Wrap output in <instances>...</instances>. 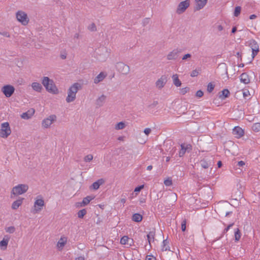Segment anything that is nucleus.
<instances>
[{"label": "nucleus", "mask_w": 260, "mask_h": 260, "mask_svg": "<svg viewBox=\"0 0 260 260\" xmlns=\"http://www.w3.org/2000/svg\"><path fill=\"white\" fill-rule=\"evenodd\" d=\"M107 75L106 73L101 72L94 79V83L96 84L102 82L107 77Z\"/></svg>", "instance_id": "nucleus-17"}, {"label": "nucleus", "mask_w": 260, "mask_h": 260, "mask_svg": "<svg viewBox=\"0 0 260 260\" xmlns=\"http://www.w3.org/2000/svg\"><path fill=\"white\" fill-rule=\"evenodd\" d=\"M145 260H156V258L152 255H147L145 258Z\"/></svg>", "instance_id": "nucleus-52"}, {"label": "nucleus", "mask_w": 260, "mask_h": 260, "mask_svg": "<svg viewBox=\"0 0 260 260\" xmlns=\"http://www.w3.org/2000/svg\"><path fill=\"white\" fill-rule=\"evenodd\" d=\"M143 188H144V185L139 186L135 188L134 191L135 192H139Z\"/></svg>", "instance_id": "nucleus-49"}, {"label": "nucleus", "mask_w": 260, "mask_h": 260, "mask_svg": "<svg viewBox=\"0 0 260 260\" xmlns=\"http://www.w3.org/2000/svg\"><path fill=\"white\" fill-rule=\"evenodd\" d=\"M241 10V8L240 7L238 6L235 8V11H234V15L235 16H238L240 14V12Z\"/></svg>", "instance_id": "nucleus-40"}, {"label": "nucleus", "mask_w": 260, "mask_h": 260, "mask_svg": "<svg viewBox=\"0 0 260 260\" xmlns=\"http://www.w3.org/2000/svg\"><path fill=\"white\" fill-rule=\"evenodd\" d=\"M93 199V198L90 196H87L84 198L82 200V204L85 206L88 204L89 202Z\"/></svg>", "instance_id": "nucleus-29"}, {"label": "nucleus", "mask_w": 260, "mask_h": 260, "mask_svg": "<svg viewBox=\"0 0 260 260\" xmlns=\"http://www.w3.org/2000/svg\"><path fill=\"white\" fill-rule=\"evenodd\" d=\"M11 133V130L8 122H4L1 125L0 128V137L4 138H7Z\"/></svg>", "instance_id": "nucleus-5"}, {"label": "nucleus", "mask_w": 260, "mask_h": 260, "mask_svg": "<svg viewBox=\"0 0 260 260\" xmlns=\"http://www.w3.org/2000/svg\"><path fill=\"white\" fill-rule=\"evenodd\" d=\"M154 236H155V233L153 231H150L147 234V240H148V241L149 244H150L151 242L152 241L154 240Z\"/></svg>", "instance_id": "nucleus-27"}, {"label": "nucleus", "mask_w": 260, "mask_h": 260, "mask_svg": "<svg viewBox=\"0 0 260 260\" xmlns=\"http://www.w3.org/2000/svg\"><path fill=\"white\" fill-rule=\"evenodd\" d=\"M44 206L45 202L44 200L42 198H39L38 197L34 203L31 212L33 214H36L40 212L43 209Z\"/></svg>", "instance_id": "nucleus-4"}, {"label": "nucleus", "mask_w": 260, "mask_h": 260, "mask_svg": "<svg viewBox=\"0 0 260 260\" xmlns=\"http://www.w3.org/2000/svg\"><path fill=\"white\" fill-rule=\"evenodd\" d=\"M79 36H80V35H79V34L78 33H76V34H75L74 35V38L75 39H78V38H79Z\"/></svg>", "instance_id": "nucleus-62"}, {"label": "nucleus", "mask_w": 260, "mask_h": 260, "mask_svg": "<svg viewBox=\"0 0 260 260\" xmlns=\"http://www.w3.org/2000/svg\"><path fill=\"white\" fill-rule=\"evenodd\" d=\"M190 5L189 0H185L179 3L176 10L177 14H180L184 12Z\"/></svg>", "instance_id": "nucleus-8"}, {"label": "nucleus", "mask_w": 260, "mask_h": 260, "mask_svg": "<svg viewBox=\"0 0 260 260\" xmlns=\"http://www.w3.org/2000/svg\"><path fill=\"white\" fill-rule=\"evenodd\" d=\"M217 165H218V168H220L221 167V166H222V162L221 161H219L217 163Z\"/></svg>", "instance_id": "nucleus-64"}, {"label": "nucleus", "mask_w": 260, "mask_h": 260, "mask_svg": "<svg viewBox=\"0 0 260 260\" xmlns=\"http://www.w3.org/2000/svg\"><path fill=\"white\" fill-rule=\"evenodd\" d=\"M106 99H107V96L105 95H104V94L101 95L100 96H99L96 100V101H95L96 105L98 107H101L103 106L106 102Z\"/></svg>", "instance_id": "nucleus-16"}, {"label": "nucleus", "mask_w": 260, "mask_h": 260, "mask_svg": "<svg viewBox=\"0 0 260 260\" xmlns=\"http://www.w3.org/2000/svg\"><path fill=\"white\" fill-rule=\"evenodd\" d=\"M31 87L36 91L40 92L42 89L41 84L38 82H33L31 84Z\"/></svg>", "instance_id": "nucleus-21"}, {"label": "nucleus", "mask_w": 260, "mask_h": 260, "mask_svg": "<svg viewBox=\"0 0 260 260\" xmlns=\"http://www.w3.org/2000/svg\"><path fill=\"white\" fill-rule=\"evenodd\" d=\"M250 47L252 49V57L254 58L259 51V46L256 41L253 40L250 43Z\"/></svg>", "instance_id": "nucleus-13"}, {"label": "nucleus", "mask_w": 260, "mask_h": 260, "mask_svg": "<svg viewBox=\"0 0 260 260\" xmlns=\"http://www.w3.org/2000/svg\"><path fill=\"white\" fill-rule=\"evenodd\" d=\"M1 91L6 98H10L14 93L15 88L13 86L8 84L3 87Z\"/></svg>", "instance_id": "nucleus-7"}, {"label": "nucleus", "mask_w": 260, "mask_h": 260, "mask_svg": "<svg viewBox=\"0 0 260 260\" xmlns=\"http://www.w3.org/2000/svg\"><path fill=\"white\" fill-rule=\"evenodd\" d=\"M167 82V78L165 75H162L155 82L157 88L161 89L166 85Z\"/></svg>", "instance_id": "nucleus-10"}, {"label": "nucleus", "mask_w": 260, "mask_h": 260, "mask_svg": "<svg viewBox=\"0 0 260 260\" xmlns=\"http://www.w3.org/2000/svg\"><path fill=\"white\" fill-rule=\"evenodd\" d=\"M104 183V180L103 179H99L92 184L91 188L93 189L96 190L100 187V185H102Z\"/></svg>", "instance_id": "nucleus-19"}, {"label": "nucleus", "mask_w": 260, "mask_h": 260, "mask_svg": "<svg viewBox=\"0 0 260 260\" xmlns=\"http://www.w3.org/2000/svg\"><path fill=\"white\" fill-rule=\"evenodd\" d=\"M204 93L201 90H199L196 93V96L198 98H201L203 96Z\"/></svg>", "instance_id": "nucleus-46"}, {"label": "nucleus", "mask_w": 260, "mask_h": 260, "mask_svg": "<svg viewBox=\"0 0 260 260\" xmlns=\"http://www.w3.org/2000/svg\"><path fill=\"white\" fill-rule=\"evenodd\" d=\"M93 159V155L92 154H88L84 157V161L86 162H90Z\"/></svg>", "instance_id": "nucleus-36"}, {"label": "nucleus", "mask_w": 260, "mask_h": 260, "mask_svg": "<svg viewBox=\"0 0 260 260\" xmlns=\"http://www.w3.org/2000/svg\"><path fill=\"white\" fill-rule=\"evenodd\" d=\"M240 80L241 82L245 84H248L250 81L249 76L246 73H243L240 75Z\"/></svg>", "instance_id": "nucleus-18"}, {"label": "nucleus", "mask_w": 260, "mask_h": 260, "mask_svg": "<svg viewBox=\"0 0 260 260\" xmlns=\"http://www.w3.org/2000/svg\"><path fill=\"white\" fill-rule=\"evenodd\" d=\"M234 237L236 241H238L241 238V233L238 228L235 229Z\"/></svg>", "instance_id": "nucleus-28"}, {"label": "nucleus", "mask_w": 260, "mask_h": 260, "mask_svg": "<svg viewBox=\"0 0 260 260\" xmlns=\"http://www.w3.org/2000/svg\"><path fill=\"white\" fill-rule=\"evenodd\" d=\"M81 87V85L79 83H75L69 88L68 91V96L66 98L67 103L72 102L76 99V93Z\"/></svg>", "instance_id": "nucleus-1"}, {"label": "nucleus", "mask_w": 260, "mask_h": 260, "mask_svg": "<svg viewBox=\"0 0 260 260\" xmlns=\"http://www.w3.org/2000/svg\"><path fill=\"white\" fill-rule=\"evenodd\" d=\"M199 73L197 70H193L190 74V76L194 77H197L199 75Z\"/></svg>", "instance_id": "nucleus-45"}, {"label": "nucleus", "mask_w": 260, "mask_h": 260, "mask_svg": "<svg viewBox=\"0 0 260 260\" xmlns=\"http://www.w3.org/2000/svg\"><path fill=\"white\" fill-rule=\"evenodd\" d=\"M151 132V129L150 128H146L144 131V133L147 135H149L150 133Z\"/></svg>", "instance_id": "nucleus-50"}, {"label": "nucleus", "mask_w": 260, "mask_h": 260, "mask_svg": "<svg viewBox=\"0 0 260 260\" xmlns=\"http://www.w3.org/2000/svg\"><path fill=\"white\" fill-rule=\"evenodd\" d=\"M89 30L91 31H95L96 30V27L94 23H91L87 27Z\"/></svg>", "instance_id": "nucleus-34"}, {"label": "nucleus", "mask_w": 260, "mask_h": 260, "mask_svg": "<svg viewBox=\"0 0 260 260\" xmlns=\"http://www.w3.org/2000/svg\"><path fill=\"white\" fill-rule=\"evenodd\" d=\"M125 127V124L123 122H118L115 126V128L116 129L119 130V129H122Z\"/></svg>", "instance_id": "nucleus-31"}, {"label": "nucleus", "mask_w": 260, "mask_h": 260, "mask_svg": "<svg viewBox=\"0 0 260 260\" xmlns=\"http://www.w3.org/2000/svg\"><path fill=\"white\" fill-rule=\"evenodd\" d=\"M121 203L124 204L126 202V199L125 198H122L120 199Z\"/></svg>", "instance_id": "nucleus-61"}, {"label": "nucleus", "mask_w": 260, "mask_h": 260, "mask_svg": "<svg viewBox=\"0 0 260 260\" xmlns=\"http://www.w3.org/2000/svg\"><path fill=\"white\" fill-rule=\"evenodd\" d=\"M230 94V91L227 89H224L221 91V93L219 94V97L221 99H224L228 97Z\"/></svg>", "instance_id": "nucleus-26"}, {"label": "nucleus", "mask_w": 260, "mask_h": 260, "mask_svg": "<svg viewBox=\"0 0 260 260\" xmlns=\"http://www.w3.org/2000/svg\"><path fill=\"white\" fill-rule=\"evenodd\" d=\"M202 168L204 169H207L209 168L210 164L208 163V162L206 161L205 160H202L200 162Z\"/></svg>", "instance_id": "nucleus-35"}, {"label": "nucleus", "mask_w": 260, "mask_h": 260, "mask_svg": "<svg viewBox=\"0 0 260 260\" xmlns=\"http://www.w3.org/2000/svg\"><path fill=\"white\" fill-rule=\"evenodd\" d=\"M16 16H27V14L23 11H18L16 13Z\"/></svg>", "instance_id": "nucleus-44"}, {"label": "nucleus", "mask_w": 260, "mask_h": 260, "mask_svg": "<svg viewBox=\"0 0 260 260\" xmlns=\"http://www.w3.org/2000/svg\"><path fill=\"white\" fill-rule=\"evenodd\" d=\"M75 260H85V258L83 256H79L76 258Z\"/></svg>", "instance_id": "nucleus-59"}, {"label": "nucleus", "mask_w": 260, "mask_h": 260, "mask_svg": "<svg viewBox=\"0 0 260 260\" xmlns=\"http://www.w3.org/2000/svg\"><path fill=\"white\" fill-rule=\"evenodd\" d=\"M174 84L177 86L179 87L181 85V82L178 78L177 74H174L172 77Z\"/></svg>", "instance_id": "nucleus-22"}, {"label": "nucleus", "mask_w": 260, "mask_h": 260, "mask_svg": "<svg viewBox=\"0 0 260 260\" xmlns=\"http://www.w3.org/2000/svg\"><path fill=\"white\" fill-rule=\"evenodd\" d=\"M253 131L258 132L260 131V123H255L252 126Z\"/></svg>", "instance_id": "nucleus-33"}, {"label": "nucleus", "mask_w": 260, "mask_h": 260, "mask_svg": "<svg viewBox=\"0 0 260 260\" xmlns=\"http://www.w3.org/2000/svg\"><path fill=\"white\" fill-rule=\"evenodd\" d=\"M237 31V27L236 26H234L233 27L232 29V33L234 34Z\"/></svg>", "instance_id": "nucleus-60"}, {"label": "nucleus", "mask_w": 260, "mask_h": 260, "mask_svg": "<svg viewBox=\"0 0 260 260\" xmlns=\"http://www.w3.org/2000/svg\"><path fill=\"white\" fill-rule=\"evenodd\" d=\"M117 68L119 71L123 74H127L129 71V66L122 62L118 63L117 64Z\"/></svg>", "instance_id": "nucleus-12"}, {"label": "nucleus", "mask_w": 260, "mask_h": 260, "mask_svg": "<svg viewBox=\"0 0 260 260\" xmlns=\"http://www.w3.org/2000/svg\"><path fill=\"white\" fill-rule=\"evenodd\" d=\"M143 216L139 213H135L132 216V220L137 222H139L142 221Z\"/></svg>", "instance_id": "nucleus-23"}, {"label": "nucleus", "mask_w": 260, "mask_h": 260, "mask_svg": "<svg viewBox=\"0 0 260 260\" xmlns=\"http://www.w3.org/2000/svg\"><path fill=\"white\" fill-rule=\"evenodd\" d=\"M163 246H162V251H167L168 250V246H167L165 244V241H163Z\"/></svg>", "instance_id": "nucleus-53"}, {"label": "nucleus", "mask_w": 260, "mask_h": 260, "mask_svg": "<svg viewBox=\"0 0 260 260\" xmlns=\"http://www.w3.org/2000/svg\"><path fill=\"white\" fill-rule=\"evenodd\" d=\"M233 134L236 136L237 138H240L244 135L243 130L239 126H236L233 128Z\"/></svg>", "instance_id": "nucleus-15"}, {"label": "nucleus", "mask_w": 260, "mask_h": 260, "mask_svg": "<svg viewBox=\"0 0 260 260\" xmlns=\"http://www.w3.org/2000/svg\"><path fill=\"white\" fill-rule=\"evenodd\" d=\"M8 244V239L5 240V239H4L0 242V246L2 247H5V248H6Z\"/></svg>", "instance_id": "nucleus-38"}, {"label": "nucleus", "mask_w": 260, "mask_h": 260, "mask_svg": "<svg viewBox=\"0 0 260 260\" xmlns=\"http://www.w3.org/2000/svg\"><path fill=\"white\" fill-rule=\"evenodd\" d=\"M57 120V117L54 114L49 115L48 117L44 119L42 122V126L45 128L50 127L52 123L55 122Z\"/></svg>", "instance_id": "nucleus-6"}, {"label": "nucleus", "mask_w": 260, "mask_h": 260, "mask_svg": "<svg viewBox=\"0 0 260 260\" xmlns=\"http://www.w3.org/2000/svg\"><path fill=\"white\" fill-rule=\"evenodd\" d=\"M0 35H3L6 37H10V34L7 31H3V32L0 31Z\"/></svg>", "instance_id": "nucleus-51"}, {"label": "nucleus", "mask_w": 260, "mask_h": 260, "mask_svg": "<svg viewBox=\"0 0 260 260\" xmlns=\"http://www.w3.org/2000/svg\"><path fill=\"white\" fill-rule=\"evenodd\" d=\"M192 149L191 145L187 144H182L181 145V149L179 152V155L180 157H182L185 153L187 152H189Z\"/></svg>", "instance_id": "nucleus-9"}, {"label": "nucleus", "mask_w": 260, "mask_h": 260, "mask_svg": "<svg viewBox=\"0 0 260 260\" xmlns=\"http://www.w3.org/2000/svg\"><path fill=\"white\" fill-rule=\"evenodd\" d=\"M6 232L9 233L10 234H12L15 232V228L13 226H11L6 228Z\"/></svg>", "instance_id": "nucleus-37"}, {"label": "nucleus", "mask_w": 260, "mask_h": 260, "mask_svg": "<svg viewBox=\"0 0 260 260\" xmlns=\"http://www.w3.org/2000/svg\"><path fill=\"white\" fill-rule=\"evenodd\" d=\"M186 229V220H184L181 223V230L182 231H185Z\"/></svg>", "instance_id": "nucleus-48"}, {"label": "nucleus", "mask_w": 260, "mask_h": 260, "mask_svg": "<svg viewBox=\"0 0 260 260\" xmlns=\"http://www.w3.org/2000/svg\"><path fill=\"white\" fill-rule=\"evenodd\" d=\"M215 26L216 29L219 31H221L223 29V26L222 24L217 23Z\"/></svg>", "instance_id": "nucleus-42"}, {"label": "nucleus", "mask_w": 260, "mask_h": 260, "mask_svg": "<svg viewBox=\"0 0 260 260\" xmlns=\"http://www.w3.org/2000/svg\"><path fill=\"white\" fill-rule=\"evenodd\" d=\"M42 83L48 92L52 93H56L57 89L56 86L53 80L50 79L48 77H44Z\"/></svg>", "instance_id": "nucleus-2"}, {"label": "nucleus", "mask_w": 260, "mask_h": 260, "mask_svg": "<svg viewBox=\"0 0 260 260\" xmlns=\"http://www.w3.org/2000/svg\"><path fill=\"white\" fill-rule=\"evenodd\" d=\"M129 238L126 236H123L120 239V243L123 245H125L128 243Z\"/></svg>", "instance_id": "nucleus-32"}, {"label": "nucleus", "mask_w": 260, "mask_h": 260, "mask_svg": "<svg viewBox=\"0 0 260 260\" xmlns=\"http://www.w3.org/2000/svg\"><path fill=\"white\" fill-rule=\"evenodd\" d=\"M214 87L215 86L214 84H213L212 83H209L207 86L208 92H211L213 90Z\"/></svg>", "instance_id": "nucleus-39"}, {"label": "nucleus", "mask_w": 260, "mask_h": 260, "mask_svg": "<svg viewBox=\"0 0 260 260\" xmlns=\"http://www.w3.org/2000/svg\"><path fill=\"white\" fill-rule=\"evenodd\" d=\"M191 57V54H189V53H187L185 55H184L183 57H182V60H186L188 58H190Z\"/></svg>", "instance_id": "nucleus-55"}, {"label": "nucleus", "mask_w": 260, "mask_h": 260, "mask_svg": "<svg viewBox=\"0 0 260 260\" xmlns=\"http://www.w3.org/2000/svg\"><path fill=\"white\" fill-rule=\"evenodd\" d=\"M207 1V0H196L197 8L198 9L202 8L206 5Z\"/></svg>", "instance_id": "nucleus-24"}, {"label": "nucleus", "mask_w": 260, "mask_h": 260, "mask_svg": "<svg viewBox=\"0 0 260 260\" xmlns=\"http://www.w3.org/2000/svg\"><path fill=\"white\" fill-rule=\"evenodd\" d=\"M16 19L24 25H26L29 21L28 17H16Z\"/></svg>", "instance_id": "nucleus-25"}, {"label": "nucleus", "mask_w": 260, "mask_h": 260, "mask_svg": "<svg viewBox=\"0 0 260 260\" xmlns=\"http://www.w3.org/2000/svg\"><path fill=\"white\" fill-rule=\"evenodd\" d=\"M21 116L22 118L24 119H28L30 117V116L26 112L22 113Z\"/></svg>", "instance_id": "nucleus-47"}, {"label": "nucleus", "mask_w": 260, "mask_h": 260, "mask_svg": "<svg viewBox=\"0 0 260 260\" xmlns=\"http://www.w3.org/2000/svg\"><path fill=\"white\" fill-rule=\"evenodd\" d=\"M75 206L77 208H80L84 206L82 204V202H77L76 203Z\"/></svg>", "instance_id": "nucleus-54"}, {"label": "nucleus", "mask_w": 260, "mask_h": 260, "mask_svg": "<svg viewBox=\"0 0 260 260\" xmlns=\"http://www.w3.org/2000/svg\"><path fill=\"white\" fill-rule=\"evenodd\" d=\"M189 90V88L187 87L182 88L180 90V93H181V94L184 95L185 93H186L187 92H188Z\"/></svg>", "instance_id": "nucleus-43"}, {"label": "nucleus", "mask_w": 260, "mask_h": 260, "mask_svg": "<svg viewBox=\"0 0 260 260\" xmlns=\"http://www.w3.org/2000/svg\"><path fill=\"white\" fill-rule=\"evenodd\" d=\"M237 165L239 167H243V166L245 165V162H244V161L241 160V161H239L238 162Z\"/></svg>", "instance_id": "nucleus-57"}, {"label": "nucleus", "mask_w": 260, "mask_h": 260, "mask_svg": "<svg viewBox=\"0 0 260 260\" xmlns=\"http://www.w3.org/2000/svg\"><path fill=\"white\" fill-rule=\"evenodd\" d=\"M68 241L67 237L65 236H61L57 243L56 247L58 250L61 251L65 245L67 244Z\"/></svg>", "instance_id": "nucleus-11"}, {"label": "nucleus", "mask_w": 260, "mask_h": 260, "mask_svg": "<svg viewBox=\"0 0 260 260\" xmlns=\"http://www.w3.org/2000/svg\"><path fill=\"white\" fill-rule=\"evenodd\" d=\"M152 166L151 165H150V166H148L147 168V170H148V171H150L152 169Z\"/></svg>", "instance_id": "nucleus-63"}, {"label": "nucleus", "mask_w": 260, "mask_h": 260, "mask_svg": "<svg viewBox=\"0 0 260 260\" xmlns=\"http://www.w3.org/2000/svg\"><path fill=\"white\" fill-rule=\"evenodd\" d=\"M23 199L21 198L14 201L12 204V208L14 210L17 209L21 205Z\"/></svg>", "instance_id": "nucleus-20"}, {"label": "nucleus", "mask_w": 260, "mask_h": 260, "mask_svg": "<svg viewBox=\"0 0 260 260\" xmlns=\"http://www.w3.org/2000/svg\"><path fill=\"white\" fill-rule=\"evenodd\" d=\"M149 22V19L148 18H146L144 19L143 22V25H145Z\"/></svg>", "instance_id": "nucleus-56"}, {"label": "nucleus", "mask_w": 260, "mask_h": 260, "mask_svg": "<svg viewBox=\"0 0 260 260\" xmlns=\"http://www.w3.org/2000/svg\"><path fill=\"white\" fill-rule=\"evenodd\" d=\"M180 51L178 49H175L169 53L167 56L168 60H175L178 57Z\"/></svg>", "instance_id": "nucleus-14"}, {"label": "nucleus", "mask_w": 260, "mask_h": 260, "mask_svg": "<svg viewBox=\"0 0 260 260\" xmlns=\"http://www.w3.org/2000/svg\"><path fill=\"white\" fill-rule=\"evenodd\" d=\"M28 189V186L26 184H18L14 186L11 191V195L18 196L26 192Z\"/></svg>", "instance_id": "nucleus-3"}, {"label": "nucleus", "mask_w": 260, "mask_h": 260, "mask_svg": "<svg viewBox=\"0 0 260 260\" xmlns=\"http://www.w3.org/2000/svg\"><path fill=\"white\" fill-rule=\"evenodd\" d=\"M86 213L87 211L85 209L80 210L77 213L78 217L79 218H82Z\"/></svg>", "instance_id": "nucleus-30"}, {"label": "nucleus", "mask_w": 260, "mask_h": 260, "mask_svg": "<svg viewBox=\"0 0 260 260\" xmlns=\"http://www.w3.org/2000/svg\"><path fill=\"white\" fill-rule=\"evenodd\" d=\"M164 184L167 186H170L172 184V181L170 178H168L164 181Z\"/></svg>", "instance_id": "nucleus-41"}, {"label": "nucleus", "mask_w": 260, "mask_h": 260, "mask_svg": "<svg viewBox=\"0 0 260 260\" xmlns=\"http://www.w3.org/2000/svg\"><path fill=\"white\" fill-rule=\"evenodd\" d=\"M233 223L229 224L224 230V232H227L230 229L233 225Z\"/></svg>", "instance_id": "nucleus-58"}]
</instances>
